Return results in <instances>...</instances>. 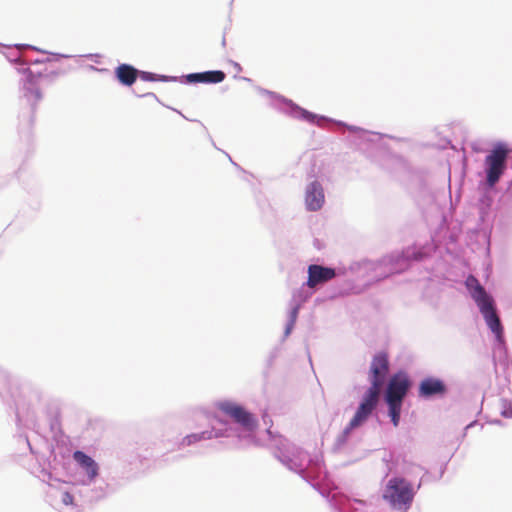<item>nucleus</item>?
Masks as SVG:
<instances>
[{
    "label": "nucleus",
    "instance_id": "nucleus-1",
    "mask_svg": "<svg viewBox=\"0 0 512 512\" xmlns=\"http://www.w3.org/2000/svg\"><path fill=\"white\" fill-rule=\"evenodd\" d=\"M389 367V356L387 352L380 351L373 356L368 372L371 386L363 395L354 416L345 429V433L361 426L376 409L382 386L389 373Z\"/></svg>",
    "mask_w": 512,
    "mask_h": 512
},
{
    "label": "nucleus",
    "instance_id": "nucleus-2",
    "mask_svg": "<svg viewBox=\"0 0 512 512\" xmlns=\"http://www.w3.org/2000/svg\"><path fill=\"white\" fill-rule=\"evenodd\" d=\"M414 497L412 485L403 478H392L388 481L383 498L393 507L407 509Z\"/></svg>",
    "mask_w": 512,
    "mask_h": 512
},
{
    "label": "nucleus",
    "instance_id": "nucleus-3",
    "mask_svg": "<svg viewBox=\"0 0 512 512\" xmlns=\"http://www.w3.org/2000/svg\"><path fill=\"white\" fill-rule=\"evenodd\" d=\"M509 149L502 143L497 144L485 158L487 165V182L490 186L495 185L506 168V160Z\"/></svg>",
    "mask_w": 512,
    "mask_h": 512
},
{
    "label": "nucleus",
    "instance_id": "nucleus-4",
    "mask_svg": "<svg viewBox=\"0 0 512 512\" xmlns=\"http://www.w3.org/2000/svg\"><path fill=\"white\" fill-rule=\"evenodd\" d=\"M410 386L407 375L403 372L394 374L389 382L385 393L387 405H402Z\"/></svg>",
    "mask_w": 512,
    "mask_h": 512
},
{
    "label": "nucleus",
    "instance_id": "nucleus-5",
    "mask_svg": "<svg viewBox=\"0 0 512 512\" xmlns=\"http://www.w3.org/2000/svg\"><path fill=\"white\" fill-rule=\"evenodd\" d=\"M219 409L247 430L251 431L257 426V421L253 415L240 405L223 402L219 404Z\"/></svg>",
    "mask_w": 512,
    "mask_h": 512
},
{
    "label": "nucleus",
    "instance_id": "nucleus-6",
    "mask_svg": "<svg viewBox=\"0 0 512 512\" xmlns=\"http://www.w3.org/2000/svg\"><path fill=\"white\" fill-rule=\"evenodd\" d=\"M49 83L47 76L39 75L37 77L31 75L25 85L24 97L26 102L31 106L34 111L37 103L42 99L41 90Z\"/></svg>",
    "mask_w": 512,
    "mask_h": 512
},
{
    "label": "nucleus",
    "instance_id": "nucleus-7",
    "mask_svg": "<svg viewBox=\"0 0 512 512\" xmlns=\"http://www.w3.org/2000/svg\"><path fill=\"white\" fill-rule=\"evenodd\" d=\"M477 306L479 307L488 327L496 334L497 338L500 339L503 333V328L494 308L492 298L490 297L487 300L479 302Z\"/></svg>",
    "mask_w": 512,
    "mask_h": 512
},
{
    "label": "nucleus",
    "instance_id": "nucleus-8",
    "mask_svg": "<svg viewBox=\"0 0 512 512\" xmlns=\"http://www.w3.org/2000/svg\"><path fill=\"white\" fill-rule=\"evenodd\" d=\"M325 202L324 191L321 184L317 181L307 186L305 193V204L309 211H317L322 208Z\"/></svg>",
    "mask_w": 512,
    "mask_h": 512
},
{
    "label": "nucleus",
    "instance_id": "nucleus-9",
    "mask_svg": "<svg viewBox=\"0 0 512 512\" xmlns=\"http://www.w3.org/2000/svg\"><path fill=\"white\" fill-rule=\"evenodd\" d=\"M336 276L335 270L329 267L312 264L308 267L307 285L314 288L318 284L325 283Z\"/></svg>",
    "mask_w": 512,
    "mask_h": 512
},
{
    "label": "nucleus",
    "instance_id": "nucleus-10",
    "mask_svg": "<svg viewBox=\"0 0 512 512\" xmlns=\"http://www.w3.org/2000/svg\"><path fill=\"white\" fill-rule=\"evenodd\" d=\"M446 385L442 380L436 378H426L419 386V395L421 397H432L436 395H443L446 393Z\"/></svg>",
    "mask_w": 512,
    "mask_h": 512
},
{
    "label": "nucleus",
    "instance_id": "nucleus-11",
    "mask_svg": "<svg viewBox=\"0 0 512 512\" xmlns=\"http://www.w3.org/2000/svg\"><path fill=\"white\" fill-rule=\"evenodd\" d=\"M225 77L226 75L223 71L213 70L189 74L187 80L192 83H220Z\"/></svg>",
    "mask_w": 512,
    "mask_h": 512
},
{
    "label": "nucleus",
    "instance_id": "nucleus-12",
    "mask_svg": "<svg viewBox=\"0 0 512 512\" xmlns=\"http://www.w3.org/2000/svg\"><path fill=\"white\" fill-rule=\"evenodd\" d=\"M73 458L83 469H85L91 480L98 475V465L90 456L86 455L82 451H75Z\"/></svg>",
    "mask_w": 512,
    "mask_h": 512
},
{
    "label": "nucleus",
    "instance_id": "nucleus-13",
    "mask_svg": "<svg viewBox=\"0 0 512 512\" xmlns=\"http://www.w3.org/2000/svg\"><path fill=\"white\" fill-rule=\"evenodd\" d=\"M465 285L469 290L471 297L478 304L484 300L490 298V296L485 291L484 287L479 283L478 279L473 275H469L465 281Z\"/></svg>",
    "mask_w": 512,
    "mask_h": 512
},
{
    "label": "nucleus",
    "instance_id": "nucleus-14",
    "mask_svg": "<svg viewBox=\"0 0 512 512\" xmlns=\"http://www.w3.org/2000/svg\"><path fill=\"white\" fill-rule=\"evenodd\" d=\"M115 75L121 84L131 86L137 79L138 71L131 65L120 64L115 70Z\"/></svg>",
    "mask_w": 512,
    "mask_h": 512
},
{
    "label": "nucleus",
    "instance_id": "nucleus-15",
    "mask_svg": "<svg viewBox=\"0 0 512 512\" xmlns=\"http://www.w3.org/2000/svg\"><path fill=\"white\" fill-rule=\"evenodd\" d=\"M389 416L395 427L399 425L402 405H388Z\"/></svg>",
    "mask_w": 512,
    "mask_h": 512
},
{
    "label": "nucleus",
    "instance_id": "nucleus-16",
    "mask_svg": "<svg viewBox=\"0 0 512 512\" xmlns=\"http://www.w3.org/2000/svg\"><path fill=\"white\" fill-rule=\"evenodd\" d=\"M203 435H204V433L188 435L187 437H185L184 441L187 443V445H190L194 442H197V441H200L201 439H203L204 438Z\"/></svg>",
    "mask_w": 512,
    "mask_h": 512
},
{
    "label": "nucleus",
    "instance_id": "nucleus-17",
    "mask_svg": "<svg viewBox=\"0 0 512 512\" xmlns=\"http://www.w3.org/2000/svg\"><path fill=\"white\" fill-rule=\"evenodd\" d=\"M298 310L299 308L298 307H294L290 313V323L287 327V333L291 330V328L293 327L296 319H297V316H298Z\"/></svg>",
    "mask_w": 512,
    "mask_h": 512
},
{
    "label": "nucleus",
    "instance_id": "nucleus-18",
    "mask_svg": "<svg viewBox=\"0 0 512 512\" xmlns=\"http://www.w3.org/2000/svg\"><path fill=\"white\" fill-rule=\"evenodd\" d=\"M73 501H74V497H73V495L71 493H69V492H64L63 493V495H62V502L65 505H72Z\"/></svg>",
    "mask_w": 512,
    "mask_h": 512
},
{
    "label": "nucleus",
    "instance_id": "nucleus-19",
    "mask_svg": "<svg viewBox=\"0 0 512 512\" xmlns=\"http://www.w3.org/2000/svg\"><path fill=\"white\" fill-rule=\"evenodd\" d=\"M301 115H302V117H303L305 120H307V121H309V122H314V121H315V119L317 118V116H316V115H314V114H312L311 112H308V111H306V110H302Z\"/></svg>",
    "mask_w": 512,
    "mask_h": 512
},
{
    "label": "nucleus",
    "instance_id": "nucleus-20",
    "mask_svg": "<svg viewBox=\"0 0 512 512\" xmlns=\"http://www.w3.org/2000/svg\"><path fill=\"white\" fill-rule=\"evenodd\" d=\"M505 417H512V408L510 407L508 411L503 412Z\"/></svg>",
    "mask_w": 512,
    "mask_h": 512
},
{
    "label": "nucleus",
    "instance_id": "nucleus-21",
    "mask_svg": "<svg viewBox=\"0 0 512 512\" xmlns=\"http://www.w3.org/2000/svg\"><path fill=\"white\" fill-rule=\"evenodd\" d=\"M349 129H350L351 131H356V130H357V128H356V127H350Z\"/></svg>",
    "mask_w": 512,
    "mask_h": 512
},
{
    "label": "nucleus",
    "instance_id": "nucleus-22",
    "mask_svg": "<svg viewBox=\"0 0 512 512\" xmlns=\"http://www.w3.org/2000/svg\"><path fill=\"white\" fill-rule=\"evenodd\" d=\"M144 78H145L146 80L153 79L152 77H148V76H145Z\"/></svg>",
    "mask_w": 512,
    "mask_h": 512
}]
</instances>
